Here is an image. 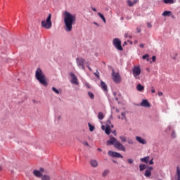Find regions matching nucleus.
<instances>
[{"label": "nucleus", "instance_id": "nucleus-23", "mask_svg": "<svg viewBox=\"0 0 180 180\" xmlns=\"http://www.w3.org/2000/svg\"><path fill=\"white\" fill-rule=\"evenodd\" d=\"M146 168H147V165H144V164H141L139 165V171H144V169H146Z\"/></svg>", "mask_w": 180, "mask_h": 180}, {"label": "nucleus", "instance_id": "nucleus-19", "mask_svg": "<svg viewBox=\"0 0 180 180\" xmlns=\"http://www.w3.org/2000/svg\"><path fill=\"white\" fill-rule=\"evenodd\" d=\"M137 91L139 92H143L144 91V86L141 85V84H139L136 86Z\"/></svg>", "mask_w": 180, "mask_h": 180}, {"label": "nucleus", "instance_id": "nucleus-47", "mask_svg": "<svg viewBox=\"0 0 180 180\" xmlns=\"http://www.w3.org/2000/svg\"><path fill=\"white\" fill-rule=\"evenodd\" d=\"M91 9H92V11H94V12H96V8L91 7Z\"/></svg>", "mask_w": 180, "mask_h": 180}, {"label": "nucleus", "instance_id": "nucleus-10", "mask_svg": "<svg viewBox=\"0 0 180 180\" xmlns=\"http://www.w3.org/2000/svg\"><path fill=\"white\" fill-rule=\"evenodd\" d=\"M108 155H109V157H112L113 158H123V155H122L120 153L113 152L112 150L108 152Z\"/></svg>", "mask_w": 180, "mask_h": 180}, {"label": "nucleus", "instance_id": "nucleus-11", "mask_svg": "<svg viewBox=\"0 0 180 180\" xmlns=\"http://www.w3.org/2000/svg\"><path fill=\"white\" fill-rule=\"evenodd\" d=\"M110 120L107 121V124L105 127V125L101 126L102 130L105 131V134H110Z\"/></svg>", "mask_w": 180, "mask_h": 180}, {"label": "nucleus", "instance_id": "nucleus-38", "mask_svg": "<svg viewBox=\"0 0 180 180\" xmlns=\"http://www.w3.org/2000/svg\"><path fill=\"white\" fill-rule=\"evenodd\" d=\"M127 162L129 164H133L134 162V160L133 159H127Z\"/></svg>", "mask_w": 180, "mask_h": 180}, {"label": "nucleus", "instance_id": "nucleus-62", "mask_svg": "<svg viewBox=\"0 0 180 180\" xmlns=\"http://www.w3.org/2000/svg\"><path fill=\"white\" fill-rule=\"evenodd\" d=\"M113 162H116V161H113Z\"/></svg>", "mask_w": 180, "mask_h": 180}, {"label": "nucleus", "instance_id": "nucleus-37", "mask_svg": "<svg viewBox=\"0 0 180 180\" xmlns=\"http://www.w3.org/2000/svg\"><path fill=\"white\" fill-rule=\"evenodd\" d=\"M82 145L86 146V147H89V143H88V142H86V141L82 142Z\"/></svg>", "mask_w": 180, "mask_h": 180}, {"label": "nucleus", "instance_id": "nucleus-20", "mask_svg": "<svg viewBox=\"0 0 180 180\" xmlns=\"http://www.w3.org/2000/svg\"><path fill=\"white\" fill-rule=\"evenodd\" d=\"M171 15H172V12L171 11H165V12L162 13V15L167 17V16H171Z\"/></svg>", "mask_w": 180, "mask_h": 180}, {"label": "nucleus", "instance_id": "nucleus-1", "mask_svg": "<svg viewBox=\"0 0 180 180\" xmlns=\"http://www.w3.org/2000/svg\"><path fill=\"white\" fill-rule=\"evenodd\" d=\"M63 22H64V30L68 32H72V25L75 23L77 20V16L71 13L65 11L63 13Z\"/></svg>", "mask_w": 180, "mask_h": 180}, {"label": "nucleus", "instance_id": "nucleus-52", "mask_svg": "<svg viewBox=\"0 0 180 180\" xmlns=\"http://www.w3.org/2000/svg\"><path fill=\"white\" fill-rule=\"evenodd\" d=\"M94 25H96V26H99V24H98L97 22H94Z\"/></svg>", "mask_w": 180, "mask_h": 180}, {"label": "nucleus", "instance_id": "nucleus-43", "mask_svg": "<svg viewBox=\"0 0 180 180\" xmlns=\"http://www.w3.org/2000/svg\"><path fill=\"white\" fill-rule=\"evenodd\" d=\"M176 56H178V53H176L175 56L172 57V60H176Z\"/></svg>", "mask_w": 180, "mask_h": 180}, {"label": "nucleus", "instance_id": "nucleus-12", "mask_svg": "<svg viewBox=\"0 0 180 180\" xmlns=\"http://www.w3.org/2000/svg\"><path fill=\"white\" fill-rule=\"evenodd\" d=\"M43 171H44V169L43 168H41L40 170H34L33 174L37 178H40L42 176L41 172H43Z\"/></svg>", "mask_w": 180, "mask_h": 180}, {"label": "nucleus", "instance_id": "nucleus-33", "mask_svg": "<svg viewBox=\"0 0 180 180\" xmlns=\"http://www.w3.org/2000/svg\"><path fill=\"white\" fill-rule=\"evenodd\" d=\"M121 116L122 117H121V120H124V119H126V112H122L121 113Z\"/></svg>", "mask_w": 180, "mask_h": 180}, {"label": "nucleus", "instance_id": "nucleus-17", "mask_svg": "<svg viewBox=\"0 0 180 180\" xmlns=\"http://www.w3.org/2000/svg\"><path fill=\"white\" fill-rule=\"evenodd\" d=\"M140 160L141 162H145L146 164H147L148 161H150V156L144 157L143 158H141Z\"/></svg>", "mask_w": 180, "mask_h": 180}, {"label": "nucleus", "instance_id": "nucleus-29", "mask_svg": "<svg viewBox=\"0 0 180 180\" xmlns=\"http://www.w3.org/2000/svg\"><path fill=\"white\" fill-rule=\"evenodd\" d=\"M98 117L99 120H103V117H105L103 112H98Z\"/></svg>", "mask_w": 180, "mask_h": 180}, {"label": "nucleus", "instance_id": "nucleus-59", "mask_svg": "<svg viewBox=\"0 0 180 180\" xmlns=\"http://www.w3.org/2000/svg\"><path fill=\"white\" fill-rule=\"evenodd\" d=\"M0 30H2V28H1V27H0Z\"/></svg>", "mask_w": 180, "mask_h": 180}, {"label": "nucleus", "instance_id": "nucleus-60", "mask_svg": "<svg viewBox=\"0 0 180 180\" xmlns=\"http://www.w3.org/2000/svg\"><path fill=\"white\" fill-rule=\"evenodd\" d=\"M114 95H116V93H113Z\"/></svg>", "mask_w": 180, "mask_h": 180}, {"label": "nucleus", "instance_id": "nucleus-21", "mask_svg": "<svg viewBox=\"0 0 180 180\" xmlns=\"http://www.w3.org/2000/svg\"><path fill=\"white\" fill-rule=\"evenodd\" d=\"M97 15L102 19L104 23H106V18H105V16L103 15V14L101 13H98Z\"/></svg>", "mask_w": 180, "mask_h": 180}, {"label": "nucleus", "instance_id": "nucleus-16", "mask_svg": "<svg viewBox=\"0 0 180 180\" xmlns=\"http://www.w3.org/2000/svg\"><path fill=\"white\" fill-rule=\"evenodd\" d=\"M137 2H139V0H134L132 1L131 0H127L128 6H134Z\"/></svg>", "mask_w": 180, "mask_h": 180}, {"label": "nucleus", "instance_id": "nucleus-13", "mask_svg": "<svg viewBox=\"0 0 180 180\" xmlns=\"http://www.w3.org/2000/svg\"><path fill=\"white\" fill-rule=\"evenodd\" d=\"M135 139L140 144H147V141L140 136H136Z\"/></svg>", "mask_w": 180, "mask_h": 180}, {"label": "nucleus", "instance_id": "nucleus-51", "mask_svg": "<svg viewBox=\"0 0 180 180\" xmlns=\"http://www.w3.org/2000/svg\"><path fill=\"white\" fill-rule=\"evenodd\" d=\"M94 75H95L97 78H99V76H98V74L94 73Z\"/></svg>", "mask_w": 180, "mask_h": 180}, {"label": "nucleus", "instance_id": "nucleus-6", "mask_svg": "<svg viewBox=\"0 0 180 180\" xmlns=\"http://www.w3.org/2000/svg\"><path fill=\"white\" fill-rule=\"evenodd\" d=\"M76 63L77 67L80 70H85V63H86V60L82 58H76Z\"/></svg>", "mask_w": 180, "mask_h": 180}, {"label": "nucleus", "instance_id": "nucleus-58", "mask_svg": "<svg viewBox=\"0 0 180 180\" xmlns=\"http://www.w3.org/2000/svg\"><path fill=\"white\" fill-rule=\"evenodd\" d=\"M118 119H122V117H120V116H118Z\"/></svg>", "mask_w": 180, "mask_h": 180}, {"label": "nucleus", "instance_id": "nucleus-39", "mask_svg": "<svg viewBox=\"0 0 180 180\" xmlns=\"http://www.w3.org/2000/svg\"><path fill=\"white\" fill-rule=\"evenodd\" d=\"M84 85H85V86H86V88L91 89V85H89V83L86 82V83L84 84Z\"/></svg>", "mask_w": 180, "mask_h": 180}, {"label": "nucleus", "instance_id": "nucleus-3", "mask_svg": "<svg viewBox=\"0 0 180 180\" xmlns=\"http://www.w3.org/2000/svg\"><path fill=\"white\" fill-rule=\"evenodd\" d=\"M107 144H108V146H114L115 148L120 150V151L126 152V147L113 136L110 138V140L107 141Z\"/></svg>", "mask_w": 180, "mask_h": 180}, {"label": "nucleus", "instance_id": "nucleus-40", "mask_svg": "<svg viewBox=\"0 0 180 180\" xmlns=\"http://www.w3.org/2000/svg\"><path fill=\"white\" fill-rule=\"evenodd\" d=\"M153 164H154V159H151L150 161H149V165H153Z\"/></svg>", "mask_w": 180, "mask_h": 180}, {"label": "nucleus", "instance_id": "nucleus-54", "mask_svg": "<svg viewBox=\"0 0 180 180\" xmlns=\"http://www.w3.org/2000/svg\"><path fill=\"white\" fill-rule=\"evenodd\" d=\"M97 150L98 151L102 152V149H101L100 148H98Z\"/></svg>", "mask_w": 180, "mask_h": 180}, {"label": "nucleus", "instance_id": "nucleus-50", "mask_svg": "<svg viewBox=\"0 0 180 180\" xmlns=\"http://www.w3.org/2000/svg\"><path fill=\"white\" fill-rule=\"evenodd\" d=\"M87 68L89 70V71H92V69L91 68V67H89V65H87Z\"/></svg>", "mask_w": 180, "mask_h": 180}, {"label": "nucleus", "instance_id": "nucleus-42", "mask_svg": "<svg viewBox=\"0 0 180 180\" xmlns=\"http://www.w3.org/2000/svg\"><path fill=\"white\" fill-rule=\"evenodd\" d=\"M156 57H155V56H153V57H152V61H153V63H155V60H156Z\"/></svg>", "mask_w": 180, "mask_h": 180}, {"label": "nucleus", "instance_id": "nucleus-4", "mask_svg": "<svg viewBox=\"0 0 180 180\" xmlns=\"http://www.w3.org/2000/svg\"><path fill=\"white\" fill-rule=\"evenodd\" d=\"M41 25L44 29H51V26H53V22H51V14H49L46 20H44L41 22Z\"/></svg>", "mask_w": 180, "mask_h": 180}, {"label": "nucleus", "instance_id": "nucleus-14", "mask_svg": "<svg viewBox=\"0 0 180 180\" xmlns=\"http://www.w3.org/2000/svg\"><path fill=\"white\" fill-rule=\"evenodd\" d=\"M141 106H143V108H150V103L147 100H143L141 103Z\"/></svg>", "mask_w": 180, "mask_h": 180}, {"label": "nucleus", "instance_id": "nucleus-56", "mask_svg": "<svg viewBox=\"0 0 180 180\" xmlns=\"http://www.w3.org/2000/svg\"><path fill=\"white\" fill-rule=\"evenodd\" d=\"M0 171H2V166L0 165Z\"/></svg>", "mask_w": 180, "mask_h": 180}, {"label": "nucleus", "instance_id": "nucleus-36", "mask_svg": "<svg viewBox=\"0 0 180 180\" xmlns=\"http://www.w3.org/2000/svg\"><path fill=\"white\" fill-rule=\"evenodd\" d=\"M176 137V134H175V131H173L172 133V139H175Z\"/></svg>", "mask_w": 180, "mask_h": 180}, {"label": "nucleus", "instance_id": "nucleus-53", "mask_svg": "<svg viewBox=\"0 0 180 180\" xmlns=\"http://www.w3.org/2000/svg\"><path fill=\"white\" fill-rule=\"evenodd\" d=\"M138 33H140L141 31L140 30V28H137Z\"/></svg>", "mask_w": 180, "mask_h": 180}, {"label": "nucleus", "instance_id": "nucleus-18", "mask_svg": "<svg viewBox=\"0 0 180 180\" xmlns=\"http://www.w3.org/2000/svg\"><path fill=\"white\" fill-rule=\"evenodd\" d=\"M101 85L102 89L106 92V91H108V85H106V83L101 81Z\"/></svg>", "mask_w": 180, "mask_h": 180}, {"label": "nucleus", "instance_id": "nucleus-26", "mask_svg": "<svg viewBox=\"0 0 180 180\" xmlns=\"http://www.w3.org/2000/svg\"><path fill=\"white\" fill-rule=\"evenodd\" d=\"M163 2L165 4H175V0H163Z\"/></svg>", "mask_w": 180, "mask_h": 180}, {"label": "nucleus", "instance_id": "nucleus-35", "mask_svg": "<svg viewBox=\"0 0 180 180\" xmlns=\"http://www.w3.org/2000/svg\"><path fill=\"white\" fill-rule=\"evenodd\" d=\"M127 143L128 144H131V145L134 144V141H133V139H128Z\"/></svg>", "mask_w": 180, "mask_h": 180}, {"label": "nucleus", "instance_id": "nucleus-44", "mask_svg": "<svg viewBox=\"0 0 180 180\" xmlns=\"http://www.w3.org/2000/svg\"><path fill=\"white\" fill-rule=\"evenodd\" d=\"M151 92H152V94L155 93V89H154V87H152Z\"/></svg>", "mask_w": 180, "mask_h": 180}, {"label": "nucleus", "instance_id": "nucleus-41", "mask_svg": "<svg viewBox=\"0 0 180 180\" xmlns=\"http://www.w3.org/2000/svg\"><path fill=\"white\" fill-rule=\"evenodd\" d=\"M124 37L126 38L129 37V39H131V35H129V34H125Z\"/></svg>", "mask_w": 180, "mask_h": 180}, {"label": "nucleus", "instance_id": "nucleus-24", "mask_svg": "<svg viewBox=\"0 0 180 180\" xmlns=\"http://www.w3.org/2000/svg\"><path fill=\"white\" fill-rule=\"evenodd\" d=\"M52 91H53V92L57 95H60V94H61V91L57 89L56 87H52Z\"/></svg>", "mask_w": 180, "mask_h": 180}, {"label": "nucleus", "instance_id": "nucleus-27", "mask_svg": "<svg viewBox=\"0 0 180 180\" xmlns=\"http://www.w3.org/2000/svg\"><path fill=\"white\" fill-rule=\"evenodd\" d=\"M110 171L109 169H105L102 173V176H108V174H109Z\"/></svg>", "mask_w": 180, "mask_h": 180}, {"label": "nucleus", "instance_id": "nucleus-9", "mask_svg": "<svg viewBox=\"0 0 180 180\" xmlns=\"http://www.w3.org/2000/svg\"><path fill=\"white\" fill-rule=\"evenodd\" d=\"M70 76L71 78V84H73V85H79V82H78V78H77V76H75V74H74V72H70Z\"/></svg>", "mask_w": 180, "mask_h": 180}, {"label": "nucleus", "instance_id": "nucleus-7", "mask_svg": "<svg viewBox=\"0 0 180 180\" xmlns=\"http://www.w3.org/2000/svg\"><path fill=\"white\" fill-rule=\"evenodd\" d=\"M111 75L112 81H114L115 84H120V82H122V77H120L119 72H115V70H112Z\"/></svg>", "mask_w": 180, "mask_h": 180}, {"label": "nucleus", "instance_id": "nucleus-46", "mask_svg": "<svg viewBox=\"0 0 180 180\" xmlns=\"http://www.w3.org/2000/svg\"><path fill=\"white\" fill-rule=\"evenodd\" d=\"M148 171H153V167H148V169H147Z\"/></svg>", "mask_w": 180, "mask_h": 180}, {"label": "nucleus", "instance_id": "nucleus-57", "mask_svg": "<svg viewBox=\"0 0 180 180\" xmlns=\"http://www.w3.org/2000/svg\"><path fill=\"white\" fill-rule=\"evenodd\" d=\"M124 44H125V45L127 44V42L124 41Z\"/></svg>", "mask_w": 180, "mask_h": 180}, {"label": "nucleus", "instance_id": "nucleus-30", "mask_svg": "<svg viewBox=\"0 0 180 180\" xmlns=\"http://www.w3.org/2000/svg\"><path fill=\"white\" fill-rule=\"evenodd\" d=\"M88 125H89L90 131H94V130H95V127H94V125L91 124V123H88Z\"/></svg>", "mask_w": 180, "mask_h": 180}, {"label": "nucleus", "instance_id": "nucleus-31", "mask_svg": "<svg viewBox=\"0 0 180 180\" xmlns=\"http://www.w3.org/2000/svg\"><path fill=\"white\" fill-rule=\"evenodd\" d=\"M148 57H150V56L148 54H146L142 56V58L143 60H146L147 61H149Z\"/></svg>", "mask_w": 180, "mask_h": 180}, {"label": "nucleus", "instance_id": "nucleus-22", "mask_svg": "<svg viewBox=\"0 0 180 180\" xmlns=\"http://www.w3.org/2000/svg\"><path fill=\"white\" fill-rule=\"evenodd\" d=\"M144 175L146 176V178H150V176H151V171L146 169Z\"/></svg>", "mask_w": 180, "mask_h": 180}, {"label": "nucleus", "instance_id": "nucleus-15", "mask_svg": "<svg viewBox=\"0 0 180 180\" xmlns=\"http://www.w3.org/2000/svg\"><path fill=\"white\" fill-rule=\"evenodd\" d=\"M90 165L93 167V168H96L98 165V163L96 160L91 159L90 160Z\"/></svg>", "mask_w": 180, "mask_h": 180}, {"label": "nucleus", "instance_id": "nucleus-55", "mask_svg": "<svg viewBox=\"0 0 180 180\" xmlns=\"http://www.w3.org/2000/svg\"><path fill=\"white\" fill-rule=\"evenodd\" d=\"M116 112H117V113H119V112H120L119 109L116 108Z\"/></svg>", "mask_w": 180, "mask_h": 180}, {"label": "nucleus", "instance_id": "nucleus-25", "mask_svg": "<svg viewBox=\"0 0 180 180\" xmlns=\"http://www.w3.org/2000/svg\"><path fill=\"white\" fill-rule=\"evenodd\" d=\"M41 178L42 180H50V179H51V178L49 175H42L41 176Z\"/></svg>", "mask_w": 180, "mask_h": 180}, {"label": "nucleus", "instance_id": "nucleus-28", "mask_svg": "<svg viewBox=\"0 0 180 180\" xmlns=\"http://www.w3.org/2000/svg\"><path fill=\"white\" fill-rule=\"evenodd\" d=\"M87 95L89 96L90 98L95 99V95L94 94V93L89 91L87 93Z\"/></svg>", "mask_w": 180, "mask_h": 180}, {"label": "nucleus", "instance_id": "nucleus-2", "mask_svg": "<svg viewBox=\"0 0 180 180\" xmlns=\"http://www.w3.org/2000/svg\"><path fill=\"white\" fill-rule=\"evenodd\" d=\"M35 78L37 81L44 85V86H47V79L46 78V75L43 72V70L40 68H38L35 72Z\"/></svg>", "mask_w": 180, "mask_h": 180}, {"label": "nucleus", "instance_id": "nucleus-32", "mask_svg": "<svg viewBox=\"0 0 180 180\" xmlns=\"http://www.w3.org/2000/svg\"><path fill=\"white\" fill-rule=\"evenodd\" d=\"M120 139L121 140L122 143H126V136H120Z\"/></svg>", "mask_w": 180, "mask_h": 180}, {"label": "nucleus", "instance_id": "nucleus-61", "mask_svg": "<svg viewBox=\"0 0 180 180\" xmlns=\"http://www.w3.org/2000/svg\"><path fill=\"white\" fill-rule=\"evenodd\" d=\"M111 127H113V125H111Z\"/></svg>", "mask_w": 180, "mask_h": 180}, {"label": "nucleus", "instance_id": "nucleus-8", "mask_svg": "<svg viewBox=\"0 0 180 180\" xmlns=\"http://www.w3.org/2000/svg\"><path fill=\"white\" fill-rule=\"evenodd\" d=\"M112 44L120 51H123V48L122 47V41L118 38H115L112 41Z\"/></svg>", "mask_w": 180, "mask_h": 180}, {"label": "nucleus", "instance_id": "nucleus-49", "mask_svg": "<svg viewBox=\"0 0 180 180\" xmlns=\"http://www.w3.org/2000/svg\"><path fill=\"white\" fill-rule=\"evenodd\" d=\"M147 26H148V27H151V24H150V22H148V23L147 24Z\"/></svg>", "mask_w": 180, "mask_h": 180}, {"label": "nucleus", "instance_id": "nucleus-34", "mask_svg": "<svg viewBox=\"0 0 180 180\" xmlns=\"http://www.w3.org/2000/svg\"><path fill=\"white\" fill-rule=\"evenodd\" d=\"M177 180H180V170L179 169H177Z\"/></svg>", "mask_w": 180, "mask_h": 180}, {"label": "nucleus", "instance_id": "nucleus-48", "mask_svg": "<svg viewBox=\"0 0 180 180\" xmlns=\"http://www.w3.org/2000/svg\"><path fill=\"white\" fill-rule=\"evenodd\" d=\"M162 95H163L162 92H159V93H158V96H162Z\"/></svg>", "mask_w": 180, "mask_h": 180}, {"label": "nucleus", "instance_id": "nucleus-45", "mask_svg": "<svg viewBox=\"0 0 180 180\" xmlns=\"http://www.w3.org/2000/svg\"><path fill=\"white\" fill-rule=\"evenodd\" d=\"M139 47L141 49L144 48V44H140Z\"/></svg>", "mask_w": 180, "mask_h": 180}, {"label": "nucleus", "instance_id": "nucleus-5", "mask_svg": "<svg viewBox=\"0 0 180 180\" xmlns=\"http://www.w3.org/2000/svg\"><path fill=\"white\" fill-rule=\"evenodd\" d=\"M141 74V68L140 66L135 65L132 69V75L135 79H140V75Z\"/></svg>", "mask_w": 180, "mask_h": 180}]
</instances>
